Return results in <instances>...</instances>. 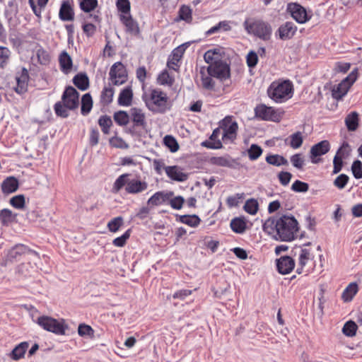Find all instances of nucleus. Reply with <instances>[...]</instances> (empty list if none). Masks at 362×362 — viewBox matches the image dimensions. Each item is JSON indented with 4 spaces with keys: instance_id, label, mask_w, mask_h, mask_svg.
Listing matches in <instances>:
<instances>
[{
    "instance_id": "6e6d98bb",
    "label": "nucleus",
    "mask_w": 362,
    "mask_h": 362,
    "mask_svg": "<svg viewBox=\"0 0 362 362\" xmlns=\"http://www.w3.org/2000/svg\"><path fill=\"white\" fill-rule=\"evenodd\" d=\"M163 144L173 153L177 151L180 147L177 140L172 135H166L163 138Z\"/></svg>"
},
{
    "instance_id": "f8f14e48",
    "label": "nucleus",
    "mask_w": 362,
    "mask_h": 362,
    "mask_svg": "<svg viewBox=\"0 0 362 362\" xmlns=\"http://www.w3.org/2000/svg\"><path fill=\"white\" fill-rule=\"evenodd\" d=\"M358 76V69L356 68L339 84L333 87L332 89V98L339 100L346 95L351 86L357 80Z\"/></svg>"
},
{
    "instance_id": "393cba45",
    "label": "nucleus",
    "mask_w": 362,
    "mask_h": 362,
    "mask_svg": "<svg viewBox=\"0 0 362 362\" xmlns=\"http://www.w3.org/2000/svg\"><path fill=\"white\" fill-rule=\"evenodd\" d=\"M185 51V45H180L173 50L170 58L168 61L167 64L170 69L177 70L176 67H179L178 63L182 59Z\"/></svg>"
},
{
    "instance_id": "412c9836",
    "label": "nucleus",
    "mask_w": 362,
    "mask_h": 362,
    "mask_svg": "<svg viewBox=\"0 0 362 362\" xmlns=\"http://www.w3.org/2000/svg\"><path fill=\"white\" fill-rule=\"evenodd\" d=\"M296 260L289 256H282L276 259L277 271L281 274L291 273L295 267Z\"/></svg>"
},
{
    "instance_id": "49530a36",
    "label": "nucleus",
    "mask_w": 362,
    "mask_h": 362,
    "mask_svg": "<svg viewBox=\"0 0 362 362\" xmlns=\"http://www.w3.org/2000/svg\"><path fill=\"white\" fill-rule=\"evenodd\" d=\"M11 55V50L4 46H0V68H5L9 63Z\"/></svg>"
},
{
    "instance_id": "a211bd4d",
    "label": "nucleus",
    "mask_w": 362,
    "mask_h": 362,
    "mask_svg": "<svg viewBox=\"0 0 362 362\" xmlns=\"http://www.w3.org/2000/svg\"><path fill=\"white\" fill-rule=\"evenodd\" d=\"M121 23L125 26V31L134 36H138L140 34V28L138 23L133 19L131 14L119 15Z\"/></svg>"
},
{
    "instance_id": "0e129e2a",
    "label": "nucleus",
    "mask_w": 362,
    "mask_h": 362,
    "mask_svg": "<svg viewBox=\"0 0 362 362\" xmlns=\"http://www.w3.org/2000/svg\"><path fill=\"white\" fill-rule=\"evenodd\" d=\"M290 160L293 167L299 170L303 168L305 160L302 154L296 153L291 157Z\"/></svg>"
},
{
    "instance_id": "a18cd8bd",
    "label": "nucleus",
    "mask_w": 362,
    "mask_h": 362,
    "mask_svg": "<svg viewBox=\"0 0 362 362\" xmlns=\"http://www.w3.org/2000/svg\"><path fill=\"white\" fill-rule=\"evenodd\" d=\"M200 74L202 87L206 90H213L215 86V83L212 79L213 76L206 75L204 68L201 69Z\"/></svg>"
},
{
    "instance_id": "4be33fe9",
    "label": "nucleus",
    "mask_w": 362,
    "mask_h": 362,
    "mask_svg": "<svg viewBox=\"0 0 362 362\" xmlns=\"http://www.w3.org/2000/svg\"><path fill=\"white\" fill-rule=\"evenodd\" d=\"M16 80L17 83L15 88L16 92L19 94L25 93L29 81L28 71L25 68H23L20 72L16 74Z\"/></svg>"
},
{
    "instance_id": "5701e85b",
    "label": "nucleus",
    "mask_w": 362,
    "mask_h": 362,
    "mask_svg": "<svg viewBox=\"0 0 362 362\" xmlns=\"http://www.w3.org/2000/svg\"><path fill=\"white\" fill-rule=\"evenodd\" d=\"M209 162L211 165L227 167V168H235L238 165V162L236 159L231 158L229 155L224 156H214L209 159Z\"/></svg>"
},
{
    "instance_id": "338daca9",
    "label": "nucleus",
    "mask_w": 362,
    "mask_h": 362,
    "mask_svg": "<svg viewBox=\"0 0 362 362\" xmlns=\"http://www.w3.org/2000/svg\"><path fill=\"white\" fill-rule=\"evenodd\" d=\"M110 144L111 146L119 148H127L128 144L125 141L119 136H113L110 139Z\"/></svg>"
},
{
    "instance_id": "f03ea898",
    "label": "nucleus",
    "mask_w": 362,
    "mask_h": 362,
    "mask_svg": "<svg viewBox=\"0 0 362 362\" xmlns=\"http://www.w3.org/2000/svg\"><path fill=\"white\" fill-rule=\"evenodd\" d=\"M276 236L281 241L290 242L296 239L298 233V223L293 216L281 215L273 222Z\"/></svg>"
},
{
    "instance_id": "a878e982",
    "label": "nucleus",
    "mask_w": 362,
    "mask_h": 362,
    "mask_svg": "<svg viewBox=\"0 0 362 362\" xmlns=\"http://www.w3.org/2000/svg\"><path fill=\"white\" fill-rule=\"evenodd\" d=\"M297 31V26L293 22H286L279 28V37L288 40L293 37Z\"/></svg>"
},
{
    "instance_id": "864d4df0",
    "label": "nucleus",
    "mask_w": 362,
    "mask_h": 362,
    "mask_svg": "<svg viewBox=\"0 0 362 362\" xmlns=\"http://www.w3.org/2000/svg\"><path fill=\"white\" fill-rule=\"evenodd\" d=\"M36 56H37L38 62L41 65H47L49 64L50 60H51V57H50L49 52L47 50H45L44 48L40 47L39 49H37V52H36Z\"/></svg>"
},
{
    "instance_id": "7ed1b4c3",
    "label": "nucleus",
    "mask_w": 362,
    "mask_h": 362,
    "mask_svg": "<svg viewBox=\"0 0 362 362\" xmlns=\"http://www.w3.org/2000/svg\"><path fill=\"white\" fill-rule=\"evenodd\" d=\"M79 93L72 86L66 87L62 95V100L54 105V110L57 117L66 118L70 110L78 108L79 105Z\"/></svg>"
},
{
    "instance_id": "bb28decb",
    "label": "nucleus",
    "mask_w": 362,
    "mask_h": 362,
    "mask_svg": "<svg viewBox=\"0 0 362 362\" xmlns=\"http://www.w3.org/2000/svg\"><path fill=\"white\" fill-rule=\"evenodd\" d=\"M60 70L64 74H68L72 71L73 61L71 56L66 51H63L59 56Z\"/></svg>"
},
{
    "instance_id": "aec40b11",
    "label": "nucleus",
    "mask_w": 362,
    "mask_h": 362,
    "mask_svg": "<svg viewBox=\"0 0 362 362\" xmlns=\"http://www.w3.org/2000/svg\"><path fill=\"white\" fill-rule=\"evenodd\" d=\"M73 0L63 1L59 12V17L63 21H72L74 20Z\"/></svg>"
},
{
    "instance_id": "e2e57ef3",
    "label": "nucleus",
    "mask_w": 362,
    "mask_h": 362,
    "mask_svg": "<svg viewBox=\"0 0 362 362\" xmlns=\"http://www.w3.org/2000/svg\"><path fill=\"white\" fill-rule=\"evenodd\" d=\"M131 229H128L123 235L115 238L112 241V244L116 247L124 246L131 235Z\"/></svg>"
},
{
    "instance_id": "69168bd1",
    "label": "nucleus",
    "mask_w": 362,
    "mask_h": 362,
    "mask_svg": "<svg viewBox=\"0 0 362 362\" xmlns=\"http://www.w3.org/2000/svg\"><path fill=\"white\" fill-rule=\"evenodd\" d=\"M349 180V177L346 174H341L336 177L334 180V185L339 189H342L345 187Z\"/></svg>"
},
{
    "instance_id": "7c9ffc66",
    "label": "nucleus",
    "mask_w": 362,
    "mask_h": 362,
    "mask_svg": "<svg viewBox=\"0 0 362 362\" xmlns=\"http://www.w3.org/2000/svg\"><path fill=\"white\" fill-rule=\"evenodd\" d=\"M18 188V181L14 177H9L4 180L1 184V190L4 194H11Z\"/></svg>"
},
{
    "instance_id": "ddd939ff",
    "label": "nucleus",
    "mask_w": 362,
    "mask_h": 362,
    "mask_svg": "<svg viewBox=\"0 0 362 362\" xmlns=\"http://www.w3.org/2000/svg\"><path fill=\"white\" fill-rule=\"evenodd\" d=\"M109 79L112 86H121L124 84L128 78L126 67L121 62L115 63L110 68Z\"/></svg>"
},
{
    "instance_id": "39448f33",
    "label": "nucleus",
    "mask_w": 362,
    "mask_h": 362,
    "mask_svg": "<svg viewBox=\"0 0 362 362\" xmlns=\"http://www.w3.org/2000/svg\"><path fill=\"white\" fill-rule=\"evenodd\" d=\"M219 55L215 50H208L204 54L206 62L210 64L206 72L211 76L221 80L226 79L230 75L228 65L218 59Z\"/></svg>"
},
{
    "instance_id": "f3484780",
    "label": "nucleus",
    "mask_w": 362,
    "mask_h": 362,
    "mask_svg": "<svg viewBox=\"0 0 362 362\" xmlns=\"http://www.w3.org/2000/svg\"><path fill=\"white\" fill-rule=\"evenodd\" d=\"M330 150V144L327 140H323L315 145H313L310 151V158L313 163H318L317 157L326 154Z\"/></svg>"
},
{
    "instance_id": "20e7f679",
    "label": "nucleus",
    "mask_w": 362,
    "mask_h": 362,
    "mask_svg": "<svg viewBox=\"0 0 362 362\" xmlns=\"http://www.w3.org/2000/svg\"><path fill=\"white\" fill-rule=\"evenodd\" d=\"M267 94L276 103H285L293 95V83L289 80L274 81L267 88Z\"/></svg>"
},
{
    "instance_id": "c9c22d12",
    "label": "nucleus",
    "mask_w": 362,
    "mask_h": 362,
    "mask_svg": "<svg viewBox=\"0 0 362 362\" xmlns=\"http://www.w3.org/2000/svg\"><path fill=\"white\" fill-rule=\"evenodd\" d=\"M74 84L81 90H86L89 87V79L86 74L79 73L73 78Z\"/></svg>"
},
{
    "instance_id": "774afa93",
    "label": "nucleus",
    "mask_w": 362,
    "mask_h": 362,
    "mask_svg": "<svg viewBox=\"0 0 362 362\" xmlns=\"http://www.w3.org/2000/svg\"><path fill=\"white\" fill-rule=\"evenodd\" d=\"M351 170L355 178H362V163L360 160L354 161L351 165Z\"/></svg>"
},
{
    "instance_id": "423d86ee",
    "label": "nucleus",
    "mask_w": 362,
    "mask_h": 362,
    "mask_svg": "<svg viewBox=\"0 0 362 362\" xmlns=\"http://www.w3.org/2000/svg\"><path fill=\"white\" fill-rule=\"evenodd\" d=\"M131 174L124 173L119 175L113 184V191L118 192L125 186V191L128 194H136L141 193L148 188V183L139 178L130 179Z\"/></svg>"
},
{
    "instance_id": "e433bc0d",
    "label": "nucleus",
    "mask_w": 362,
    "mask_h": 362,
    "mask_svg": "<svg viewBox=\"0 0 362 362\" xmlns=\"http://www.w3.org/2000/svg\"><path fill=\"white\" fill-rule=\"evenodd\" d=\"M113 119L115 123L120 126H127L130 122V114L124 110H119L114 113Z\"/></svg>"
},
{
    "instance_id": "f704fd0d",
    "label": "nucleus",
    "mask_w": 362,
    "mask_h": 362,
    "mask_svg": "<svg viewBox=\"0 0 362 362\" xmlns=\"http://www.w3.org/2000/svg\"><path fill=\"white\" fill-rule=\"evenodd\" d=\"M358 284L355 282L350 283L346 288L344 290L341 294V298L344 302L351 301L353 298L358 293Z\"/></svg>"
},
{
    "instance_id": "4c0bfd02",
    "label": "nucleus",
    "mask_w": 362,
    "mask_h": 362,
    "mask_svg": "<svg viewBox=\"0 0 362 362\" xmlns=\"http://www.w3.org/2000/svg\"><path fill=\"white\" fill-rule=\"evenodd\" d=\"M93 98L91 95L88 93L81 98V112L83 116L88 115L93 108Z\"/></svg>"
},
{
    "instance_id": "bf43d9fd",
    "label": "nucleus",
    "mask_w": 362,
    "mask_h": 362,
    "mask_svg": "<svg viewBox=\"0 0 362 362\" xmlns=\"http://www.w3.org/2000/svg\"><path fill=\"white\" fill-rule=\"evenodd\" d=\"M9 202L13 207L17 209H23L25 204V197L23 194L14 196L10 199Z\"/></svg>"
},
{
    "instance_id": "6e6552de",
    "label": "nucleus",
    "mask_w": 362,
    "mask_h": 362,
    "mask_svg": "<svg viewBox=\"0 0 362 362\" xmlns=\"http://www.w3.org/2000/svg\"><path fill=\"white\" fill-rule=\"evenodd\" d=\"M36 322L43 329L59 336L65 335L69 329L64 319L57 320L47 315L40 316Z\"/></svg>"
},
{
    "instance_id": "72a5a7b5",
    "label": "nucleus",
    "mask_w": 362,
    "mask_h": 362,
    "mask_svg": "<svg viewBox=\"0 0 362 362\" xmlns=\"http://www.w3.org/2000/svg\"><path fill=\"white\" fill-rule=\"evenodd\" d=\"M29 346L27 341H23L17 345L10 354L11 358L14 361L23 358Z\"/></svg>"
},
{
    "instance_id": "b1692460",
    "label": "nucleus",
    "mask_w": 362,
    "mask_h": 362,
    "mask_svg": "<svg viewBox=\"0 0 362 362\" xmlns=\"http://www.w3.org/2000/svg\"><path fill=\"white\" fill-rule=\"evenodd\" d=\"M221 134L220 129L216 128L209 140L204 141L202 143V145L207 148L211 149H220L223 147L221 140L219 139Z\"/></svg>"
},
{
    "instance_id": "2f4dec72",
    "label": "nucleus",
    "mask_w": 362,
    "mask_h": 362,
    "mask_svg": "<svg viewBox=\"0 0 362 362\" xmlns=\"http://www.w3.org/2000/svg\"><path fill=\"white\" fill-rule=\"evenodd\" d=\"M349 144L347 143H344L342 146L338 149L334 160H333V173L337 174L339 173L343 166V157H344V148L345 147H348Z\"/></svg>"
},
{
    "instance_id": "6ab92c4d",
    "label": "nucleus",
    "mask_w": 362,
    "mask_h": 362,
    "mask_svg": "<svg viewBox=\"0 0 362 362\" xmlns=\"http://www.w3.org/2000/svg\"><path fill=\"white\" fill-rule=\"evenodd\" d=\"M165 173L173 181L185 182L188 179V174L179 165L167 166Z\"/></svg>"
},
{
    "instance_id": "1a4fd4ad",
    "label": "nucleus",
    "mask_w": 362,
    "mask_h": 362,
    "mask_svg": "<svg viewBox=\"0 0 362 362\" xmlns=\"http://www.w3.org/2000/svg\"><path fill=\"white\" fill-rule=\"evenodd\" d=\"M254 113L255 117L260 120L279 122L284 117V111L281 108L260 103L255 107Z\"/></svg>"
},
{
    "instance_id": "a19ab883",
    "label": "nucleus",
    "mask_w": 362,
    "mask_h": 362,
    "mask_svg": "<svg viewBox=\"0 0 362 362\" xmlns=\"http://www.w3.org/2000/svg\"><path fill=\"white\" fill-rule=\"evenodd\" d=\"M179 221L181 223L193 228L197 227L201 223L200 218L195 214L180 216Z\"/></svg>"
},
{
    "instance_id": "79ce46f5",
    "label": "nucleus",
    "mask_w": 362,
    "mask_h": 362,
    "mask_svg": "<svg viewBox=\"0 0 362 362\" xmlns=\"http://www.w3.org/2000/svg\"><path fill=\"white\" fill-rule=\"evenodd\" d=\"M16 218V214L8 209H4L0 211V222L3 226H8L13 222Z\"/></svg>"
},
{
    "instance_id": "09e8293b",
    "label": "nucleus",
    "mask_w": 362,
    "mask_h": 362,
    "mask_svg": "<svg viewBox=\"0 0 362 362\" xmlns=\"http://www.w3.org/2000/svg\"><path fill=\"white\" fill-rule=\"evenodd\" d=\"M174 81V78L166 70H164L160 73L157 78L158 83L162 86H168L170 87L173 85Z\"/></svg>"
},
{
    "instance_id": "de8ad7c7",
    "label": "nucleus",
    "mask_w": 362,
    "mask_h": 362,
    "mask_svg": "<svg viewBox=\"0 0 362 362\" xmlns=\"http://www.w3.org/2000/svg\"><path fill=\"white\" fill-rule=\"evenodd\" d=\"M124 224V218L122 216L115 217L107 224L108 230L111 233L117 232Z\"/></svg>"
},
{
    "instance_id": "ea45409f",
    "label": "nucleus",
    "mask_w": 362,
    "mask_h": 362,
    "mask_svg": "<svg viewBox=\"0 0 362 362\" xmlns=\"http://www.w3.org/2000/svg\"><path fill=\"white\" fill-rule=\"evenodd\" d=\"M230 228L236 233H243L247 228V223L243 218H235L230 221Z\"/></svg>"
},
{
    "instance_id": "13d9d810",
    "label": "nucleus",
    "mask_w": 362,
    "mask_h": 362,
    "mask_svg": "<svg viewBox=\"0 0 362 362\" xmlns=\"http://www.w3.org/2000/svg\"><path fill=\"white\" fill-rule=\"evenodd\" d=\"M49 0H37V6L35 3V0H28L29 4L37 17H40L42 8H43L47 4Z\"/></svg>"
},
{
    "instance_id": "f257e3e1",
    "label": "nucleus",
    "mask_w": 362,
    "mask_h": 362,
    "mask_svg": "<svg viewBox=\"0 0 362 362\" xmlns=\"http://www.w3.org/2000/svg\"><path fill=\"white\" fill-rule=\"evenodd\" d=\"M142 98L148 110L154 114H165L173 107L167 93L158 88H150Z\"/></svg>"
},
{
    "instance_id": "8fccbe9b",
    "label": "nucleus",
    "mask_w": 362,
    "mask_h": 362,
    "mask_svg": "<svg viewBox=\"0 0 362 362\" xmlns=\"http://www.w3.org/2000/svg\"><path fill=\"white\" fill-rule=\"evenodd\" d=\"M98 6V0H81L79 3L80 8L85 13H90Z\"/></svg>"
},
{
    "instance_id": "c03bdc74",
    "label": "nucleus",
    "mask_w": 362,
    "mask_h": 362,
    "mask_svg": "<svg viewBox=\"0 0 362 362\" xmlns=\"http://www.w3.org/2000/svg\"><path fill=\"white\" fill-rule=\"evenodd\" d=\"M98 124L104 134H109L112 126L111 117L108 115H102L98 119Z\"/></svg>"
},
{
    "instance_id": "4d7b16f0",
    "label": "nucleus",
    "mask_w": 362,
    "mask_h": 362,
    "mask_svg": "<svg viewBox=\"0 0 362 362\" xmlns=\"http://www.w3.org/2000/svg\"><path fill=\"white\" fill-rule=\"evenodd\" d=\"M262 148L257 144H252L247 149V155L250 160L258 159L262 154Z\"/></svg>"
},
{
    "instance_id": "cd10ccee",
    "label": "nucleus",
    "mask_w": 362,
    "mask_h": 362,
    "mask_svg": "<svg viewBox=\"0 0 362 362\" xmlns=\"http://www.w3.org/2000/svg\"><path fill=\"white\" fill-rule=\"evenodd\" d=\"M115 89L111 84L105 86L100 95V104L103 107H107L113 101Z\"/></svg>"
},
{
    "instance_id": "9d476101",
    "label": "nucleus",
    "mask_w": 362,
    "mask_h": 362,
    "mask_svg": "<svg viewBox=\"0 0 362 362\" xmlns=\"http://www.w3.org/2000/svg\"><path fill=\"white\" fill-rule=\"evenodd\" d=\"M307 245L298 247L295 249L294 257L297 262L296 272L298 274L309 273L310 269L308 266L312 262L314 255L310 248H308Z\"/></svg>"
},
{
    "instance_id": "3c124183",
    "label": "nucleus",
    "mask_w": 362,
    "mask_h": 362,
    "mask_svg": "<svg viewBox=\"0 0 362 362\" xmlns=\"http://www.w3.org/2000/svg\"><path fill=\"white\" fill-rule=\"evenodd\" d=\"M289 145L293 149L299 148L303 142V138L300 132H297L292 134L289 136Z\"/></svg>"
},
{
    "instance_id": "052dcab7",
    "label": "nucleus",
    "mask_w": 362,
    "mask_h": 362,
    "mask_svg": "<svg viewBox=\"0 0 362 362\" xmlns=\"http://www.w3.org/2000/svg\"><path fill=\"white\" fill-rule=\"evenodd\" d=\"M116 5L118 11L121 12L120 15L130 14L131 6L129 0H117Z\"/></svg>"
},
{
    "instance_id": "c756f323",
    "label": "nucleus",
    "mask_w": 362,
    "mask_h": 362,
    "mask_svg": "<svg viewBox=\"0 0 362 362\" xmlns=\"http://www.w3.org/2000/svg\"><path fill=\"white\" fill-rule=\"evenodd\" d=\"M133 91L131 86H127L122 89L118 97V104L121 106L128 107L132 103Z\"/></svg>"
},
{
    "instance_id": "4468645a",
    "label": "nucleus",
    "mask_w": 362,
    "mask_h": 362,
    "mask_svg": "<svg viewBox=\"0 0 362 362\" xmlns=\"http://www.w3.org/2000/svg\"><path fill=\"white\" fill-rule=\"evenodd\" d=\"M292 18L298 23L303 24L308 21L312 15H308L305 8L297 3H290L287 7Z\"/></svg>"
},
{
    "instance_id": "dca6fc26",
    "label": "nucleus",
    "mask_w": 362,
    "mask_h": 362,
    "mask_svg": "<svg viewBox=\"0 0 362 362\" xmlns=\"http://www.w3.org/2000/svg\"><path fill=\"white\" fill-rule=\"evenodd\" d=\"M32 254L37 255L38 253L28 246L23 244H18L8 250L6 255V261L13 262L18 259L22 255Z\"/></svg>"
},
{
    "instance_id": "c85d7f7f",
    "label": "nucleus",
    "mask_w": 362,
    "mask_h": 362,
    "mask_svg": "<svg viewBox=\"0 0 362 362\" xmlns=\"http://www.w3.org/2000/svg\"><path fill=\"white\" fill-rule=\"evenodd\" d=\"M173 192H165L163 191H159L153 194L148 200L147 204L150 206H158L161 205L172 197Z\"/></svg>"
},
{
    "instance_id": "5fc2aeb1",
    "label": "nucleus",
    "mask_w": 362,
    "mask_h": 362,
    "mask_svg": "<svg viewBox=\"0 0 362 362\" xmlns=\"http://www.w3.org/2000/svg\"><path fill=\"white\" fill-rule=\"evenodd\" d=\"M357 329V325L354 321L350 320L344 324L342 332L344 335L352 337L356 335Z\"/></svg>"
},
{
    "instance_id": "58836bf2",
    "label": "nucleus",
    "mask_w": 362,
    "mask_h": 362,
    "mask_svg": "<svg viewBox=\"0 0 362 362\" xmlns=\"http://www.w3.org/2000/svg\"><path fill=\"white\" fill-rule=\"evenodd\" d=\"M266 162L269 165L274 166L287 165L288 164V160L284 156L279 154H270L267 156Z\"/></svg>"
},
{
    "instance_id": "0eeeda50",
    "label": "nucleus",
    "mask_w": 362,
    "mask_h": 362,
    "mask_svg": "<svg viewBox=\"0 0 362 362\" xmlns=\"http://www.w3.org/2000/svg\"><path fill=\"white\" fill-rule=\"evenodd\" d=\"M243 26L246 32L263 40H269L271 38L272 28L270 24L262 19L247 18Z\"/></svg>"
},
{
    "instance_id": "37998d69",
    "label": "nucleus",
    "mask_w": 362,
    "mask_h": 362,
    "mask_svg": "<svg viewBox=\"0 0 362 362\" xmlns=\"http://www.w3.org/2000/svg\"><path fill=\"white\" fill-rule=\"evenodd\" d=\"M78 334L81 337L93 339L95 337V330L88 325L85 323L79 324L78 327Z\"/></svg>"
},
{
    "instance_id": "9b49d317",
    "label": "nucleus",
    "mask_w": 362,
    "mask_h": 362,
    "mask_svg": "<svg viewBox=\"0 0 362 362\" xmlns=\"http://www.w3.org/2000/svg\"><path fill=\"white\" fill-rule=\"evenodd\" d=\"M220 132H222V141L227 143L233 142L237 137L238 124L232 117L227 116L219 122Z\"/></svg>"
},
{
    "instance_id": "680f3d73",
    "label": "nucleus",
    "mask_w": 362,
    "mask_h": 362,
    "mask_svg": "<svg viewBox=\"0 0 362 362\" xmlns=\"http://www.w3.org/2000/svg\"><path fill=\"white\" fill-rule=\"evenodd\" d=\"M244 209L250 214H255L258 211V203L257 200L250 199L246 201L244 206Z\"/></svg>"
},
{
    "instance_id": "603ef678",
    "label": "nucleus",
    "mask_w": 362,
    "mask_h": 362,
    "mask_svg": "<svg viewBox=\"0 0 362 362\" xmlns=\"http://www.w3.org/2000/svg\"><path fill=\"white\" fill-rule=\"evenodd\" d=\"M179 18L187 23H191L192 21V11L189 6L183 5L178 11Z\"/></svg>"
},
{
    "instance_id": "473e14b6",
    "label": "nucleus",
    "mask_w": 362,
    "mask_h": 362,
    "mask_svg": "<svg viewBox=\"0 0 362 362\" xmlns=\"http://www.w3.org/2000/svg\"><path fill=\"white\" fill-rule=\"evenodd\" d=\"M344 122L349 131H356L358 127L359 115L356 112H351L346 115Z\"/></svg>"
},
{
    "instance_id": "2eb2a0df",
    "label": "nucleus",
    "mask_w": 362,
    "mask_h": 362,
    "mask_svg": "<svg viewBox=\"0 0 362 362\" xmlns=\"http://www.w3.org/2000/svg\"><path fill=\"white\" fill-rule=\"evenodd\" d=\"M130 122L132 124L134 129H144L146 127V114L141 108L132 107L129 110Z\"/></svg>"
}]
</instances>
